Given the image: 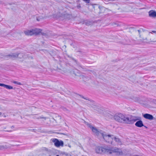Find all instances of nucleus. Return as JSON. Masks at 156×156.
Listing matches in <instances>:
<instances>
[{"mask_svg": "<svg viewBox=\"0 0 156 156\" xmlns=\"http://www.w3.org/2000/svg\"><path fill=\"white\" fill-rule=\"evenodd\" d=\"M144 126V127H145L146 128H147V127H146V126Z\"/></svg>", "mask_w": 156, "mask_h": 156, "instance_id": "nucleus-20", "label": "nucleus"}, {"mask_svg": "<svg viewBox=\"0 0 156 156\" xmlns=\"http://www.w3.org/2000/svg\"><path fill=\"white\" fill-rule=\"evenodd\" d=\"M143 117L145 118L150 120H152L154 118V117L152 115L147 113L144 115Z\"/></svg>", "mask_w": 156, "mask_h": 156, "instance_id": "nucleus-10", "label": "nucleus"}, {"mask_svg": "<svg viewBox=\"0 0 156 156\" xmlns=\"http://www.w3.org/2000/svg\"><path fill=\"white\" fill-rule=\"evenodd\" d=\"M95 109V110H97L98 111V110L96 109Z\"/></svg>", "mask_w": 156, "mask_h": 156, "instance_id": "nucleus-24", "label": "nucleus"}, {"mask_svg": "<svg viewBox=\"0 0 156 156\" xmlns=\"http://www.w3.org/2000/svg\"><path fill=\"white\" fill-rule=\"evenodd\" d=\"M138 120L136 117L131 116H127L123 115L122 123L128 124H133Z\"/></svg>", "mask_w": 156, "mask_h": 156, "instance_id": "nucleus-1", "label": "nucleus"}, {"mask_svg": "<svg viewBox=\"0 0 156 156\" xmlns=\"http://www.w3.org/2000/svg\"><path fill=\"white\" fill-rule=\"evenodd\" d=\"M83 98H84V99H86L85 98H84L83 97H82Z\"/></svg>", "mask_w": 156, "mask_h": 156, "instance_id": "nucleus-23", "label": "nucleus"}, {"mask_svg": "<svg viewBox=\"0 0 156 156\" xmlns=\"http://www.w3.org/2000/svg\"><path fill=\"white\" fill-rule=\"evenodd\" d=\"M42 19H43V17L41 16L37 17L36 18L37 20L38 21H41Z\"/></svg>", "mask_w": 156, "mask_h": 156, "instance_id": "nucleus-15", "label": "nucleus"}, {"mask_svg": "<svg viewBox=\"0 0 156 156\" xmlns=\"http://www.w3.org/2000/svg\"><path fill=\"white\" fill-rule=\"evenodd\" d=\"M3 83H0V86L2 87V86H3Z\"/></svg>", "mask_w": 156, "mask_h": 156, "instance_id": "nucleus-18", "label": "nucleus"}, {"mask_svg": "<svg viewBox=\"0 0 156 156\" xmlns=\"http://www.w3.org/2000/svg\"><path fill=\"white\" fill-rule=\"evenodd\" d=\"M2 114V113L0 112V115Z\"/></svg>", "mask_w": 156, "mask_h": 156, "instance_id": "nucleus-22", "label": "nucleus"}, {"mask_svg": "<svg viewBox=\"0 0 156 156\" xmlns=\"http://www.w3.org/2000/svg\"><path fill=\"white\" fill-rule=\"evenodd\" d=\"M52 142L54 143L55 145L57 147L63 146L64 143L62 140L59 141L57 139H54L52 140Z\"/></svg>", "mask_w": 156, "mask_h": 156, "instance_id": "nucleus-7", "label": "nucleus"}, {"mask_svg": "<svg viewBox=\"0 0 156 156\" xmlns=\"http://www.w3.org/2000/svg\"><path fill=\"white\" fill-rule=\"evenodd\" d=\"M89 127L91 129L94 134L98 136H101V134H103L101 131H99L96 128L93 127L90 124L89 125Z\"/></svg>", "mask_w": 156, "mask_h": 156, "instance_id": "nucleus-6", "label": "nucleus"}, {"mask_svg": "<svg viewBox=\"0 0 156 156\" xmlns=\"http://www.w3.org/2000/svg\"><path fill=\"white\" fill-rule=\"evenodd\" d=\"M149 15L150 17H156V12L153 10H150L149 12Z\"/></svg>", "mask_w": 156, "mask_h": 156, "instance_id": "nucleus-12", "label": "nucleus"}, {"mask_svg": "<svg viewBox=\"0 0 156 156\" xmlns=\"http://www.w3.org/2000/svg\"><path fill=\"white\" fill-rule=\"evenodd\" d=\"M113 140L115 141V142H116L117 144L119 145H121L122 144V142L119 138L114 137Z\"/></svg>", "mask_w": 156, "mask_h": 156, "instance_id": "nucleus-13", "label": "nucleus"}, {"mask_svg": "<svg viewBox=\"0 0 156 156\" xmlns=\"http://www.w3.org/2000/svg\"><path fill=\"white\" fill-rule=\"evenodd\" d=\"M42 30L39 29L35 28L30 30H27L24 31V33L27 35H32L33 34L37 35L41 33Z\"/></svg>", "mask_w": 156, "mask_h": 156, "instance_id": "nucleus-3", "label": "nucleus"}, {"mask_svg": "<svg viewBox=\"0 0 156 156\" xmlns=\"http://www.w3.org/2000/svg\"><path fill=\"white\" fill-rule=\"evenodd\" d=\"M135 125L139 127H141L144 126L143 122L141 120L137 121L135 124Z\"/></svg>", "mask_w": 156, "mask_h": 156, "instance_id": "nucleus-11", "label": "nucleus"}, {"mask_svg": "<svg viewBox=\"0 0 156 156\" xmlns=\"http://www.w3.org/2000/svg\"><path fill=\"white\" fill-rule=\"evenodd\" d=\"M123 115V114L121 113L116 114L114 116V118L116 121L122 123Z\"/></svg>", "mask_w": 156, "mask_h": 156, "instance_id": "nucleus-9", "label": "nucleus"}, {"mask_svg": "<svg viewBox=\"0 0 156 156\" xmlns=\"http://www.w3.org/2000/svg\"><path fill=\"white\" fill-rule=\"evenodd\" d=\"M108 154H113L117 155H122L123 153L121 149L116 147L111 148L108 147Z\"/></svg>", "mask_w": 156, "mask_h": 156, "instance_id": "nucleus-2", "label": "nucleus"}, {"mask_svg": "<svg viewBox=\"0 0 156 156\" xmlns=\"http://www.w3.org/2000/svg\"><path fill=\"white\" fill-rule=\"evenodd\" d=\"M2 87H4L6 89H13L12 87L8 85H5L4 83L3 84V86Z\"/></svg>", "mask_w": 156, "mask_h": 156, "instance_id": "nucleus-14", "label": "nucleus"}, {"mask_svg": "<svg viewBox=\"0 0 156 156\" xmlns=\"http://www.w3.org/2000/svg\"><path fill=\"white\" fill-rule=\"evenodd\" d=\"M95 151L97 153L99 154L107 153L108 154V147L104 146L103 147L99 146L96 147Z\"/></svg>", "mask_w": 156, "mask_h": 156, "instance_id": "nucleus-4", "label": "nucleus"}, {"mask_svg": "<svg viewBox=\"0 0 156 156\" xmlns=\"http://www.w3.org/2000/svg\"><path fill=\"white\" fill-rule=\"evenodd\" d=\"M83 1L87 3H89L90 1V0H83Z\"/></svg>", "mask_w": 156, "mask_h": 156, "instance_id": "nucleus-17", "label": "nucleus"}, {"mask_svg": "<svg viewBox=\"0 0 156 156\" xmlns=\"http://www.w3.org/2000/svg\"><path fill=\"white\" fill-rule=\"evenodd\" d=\"M13 83H14V84H17L18 85H22V84H21V83H20V82H18V81H14L13 82Z\"/></svg>", "mask_w": 156, "mask_h": 156, "instance_id": "nucleus-16", "label": "nucleus"}, {"mask_svg": "<svg viewBox=\"0 0 156 156\" xmlns=\"http://www.w3.org/2000/svg\"><path fill=\"white\" fill-rule=\"evenodd\" d=\"M8 56L10 57V58H14L16 57H18L20 58H21L23 57V54L22 53H13L9 54Z\"/></svg>", "mask_w": 156, "mask_h": 156, "instance_id": "nucleus-8", "label": "nucleus"}, {"mask_svg": "<svg viewBox=\"0 0 156 156\" xmlns=\"http://www.w3.org/2000/svg\"><path fill=\"white\" fill-rule=\"evenodd\" d=\"M101 136L103 137L106 142L109 144H112V142L113 141L114 136L113 135H110L104 134L103 133L101 134Z\"/></svg>", "mask_w": 156, "mask_h": 156, "instance_id": "nucleus-5", "label": "nucleus"}, {"mask_svg": "<svg viewBox=\"0 0 156 156\" xmlns=\"http://www.w3.org/2000/svg\"><path fill=\"white\" fill-rule=\"evenodd\" d=\"M152 32L154 33H156V31L154 30L152 31Z\"/></svg>", "mask_w": 156, "mask_h": 156, "instance_id": "nucleus-19", "label": "nucleus"}, {"mask_svg": "<svg viewBox=\"0 0 156 156\" xmlns=\"http://www.w3.org/2000/svg\"><path fill=\"white\" fill-rule=\"evenodd\" d=\"M140 30H138V31L139 32V33H140Z\"/></svg>", "mask_w": 156, "mask_h": 156, "instance_id": "nucleus-21", "label": "nucleus"}, {"mask_svg": "<svg viewBox=\"0 0 156 156\" xmlns=\"http://www.w3.org/2000/svg\"><path fill=\"white\" fill-rule=\"evenodd\" d=\"M56 156H59L58 155H56Z\"/></svg>", "mask_w": 156, "mask_h": 156, "instance_id": "nucleus-25", "label": "nucleus"}]
</instances>
